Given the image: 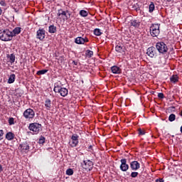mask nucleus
<instances>
[{"mask_svg": "<svg viewBox=\"0 0 182 182\" xmlns=\"http://www.w3.org/2000/svg\"><path fill=\"white\" fill-rule=\"evenodd\" d=\"M170 80L172 83H177L178 82V75H173L170 77Z\"/></svg>", "mask_w": 182, "mask_h": 182, "instance_id": "obj_20", "label": "nucleus"}, {"mask_svg": "<svg viewBox=\"0 0 182 182\" xmlns=\"http://www.w3.org/2000/svg\"><path fill=\"white\" fill-rule=\"evenodd\" d=\"M7 58L9 59L10 63H14L15 62L16 57L14 54H9L7 55Z\"/></svg>", "mask_w": 182, "mask_h": 182, "instance_id": "obj_22", "label": "nucleus"}, {"mask_svg": "<svg viewBox=\"0 0 182 182\" xmlns=\"http://www.w3.org/2000/svg\"><path fill=\"white\" fill-rule=\"evenodd\" d=\"M21 33V27H16L12 31H11V36L14 38V36H16V35H19Z\"/></svg>", "mask_w": 182, "mask_h": 182, "instance_id": "obj_17", "label": "nucleus"}, {"mask_svg": "<svg viewBox=\"0 0 182 182\" xmlns=\"http://www.w3.org/2000/svg\"><path fill=\"white\" fill-rule=\"evenodd\" d=\"M180 116L182 117V110L181 111V112L179 113Z\"/></svg>", "mask_w": 182, "mask_h": 182, "instance_id": "obj_46", "label": "nucleus"}, {"mask_svg": "<svg viewBox=\"0 0 182 182\" xmlns=\"http://www.w3.org/2000/svg\"><path fill=\"white\" fill-rule=\"evenodd\" d=\"M28 129L31 132H33L35 134H38L42 130V125L38 123H32L30 124Z\"/></svg>", "mask_w": 182, "mask_h": 182, "instance_id": "obj_4", "label": "nucleus"}, {"mask_svg": "<svg viewBox=\"0 0 182 182\" xmlns=\"http://www.w3.org/2000/svg\"><path fill=\"white\" fill-rule=\"evenodd\" d=\"M58 93H60V96H62L63 97H65V96H68V89L63 87L59 92Z\"/></svg>", "mask_w": 182, "mask_h": 182, "instance_id": "obj_18", "label": "nucleus"}, {"mask_svg": "<svg viewBox=\"0 0 182 182\" xmlns=\"http://www.w3.org/2000/svg\"><path fill=\"white\" fill-rule=\"evenodd\" d=\"M65 174H67V176H73V169L72 168L67 169L65 171Z\"/></svg>", "mask_w": 182, "mask_h": 182, "instance_id": "obj_31", "label": "nucleus"}, {"mask_svg": "<svg viewBox=\"0 0 182 182\" xmlns=\"http://www.w3.org/2000/svg\"><path fill=\"white\" fill-rule=\"evenodd\" d=\"M2 136H4V131L0 130V140H2Z\"/></svg>", "mask_w": 182, "mask_h": 182, "instance_id": "obj_39", "label": "nucleus"}, {"mask_svg": "<svg viewBox=\"0 0 182 182\" xmlns=\"http://www.w3.org/2000/svg\"><path fill=\"white\" fill-rule=\"evenodd\" d=\"M115 50L118 53H124V51L126 50V48L124 46H122L118 44L115 47Z\"/></svg>", "mask_w": 182, "mask_h": 182, "instance_id": "obj_16", "label": "nucleus"}, {"mask_svg": "<svg viewBox=\"0 0 182 182\" xmlns=\"http://www.w3.org/2000/svg\"><path fill=\"white\" fill-rule=\"evenodd\" d=\"M150 34L153 38H157L160 35V24H151L150 27Z\"/></svg>", "mask_w": 182, "mask_h": 182, "instance_id": "obj_3", "label": "nucleus"}, {"mask_svg": "<svg viewBox=\"0 0 182 182\" xmlns=\"http://www.w3.org/2000/svg\"><path fill=\"white\" fill-rule=\"evenodd\" d=\"M121 165L119 168L122 171H127L129 170V164H127V159H122L120 160Z\"/></svg>", "mask_w": 182, "mask_h": 182, "instance_id": "obj_10", "label": "nucleus"}, {"mask_svg": "<svg viewBox=\"0 0 182 182\" xmlns=\"http://www.w3.org/2000/svg\"><path fill=\"white\" fill-rule=\"evenodd\" d=\"M15 137V134L12 132H8L6 134V139L7 140H14V138Z\"/></svg>", "mask_w": 182, "mask_h": 182, "instance_id": "obj_21", "label": "nucleus"}, {"mask_svg": "<svg viewBox=\"0 0 182 182\" xmlns=\"http://www.w3.org/2000/svg\"><path fill=\"white\" fill-rule=\"evenodd\" d=\"M156 182H164V181L162 178L156 179Z\"/></svg>", "mask_w": 182, "mask_h": 182, "instance_id": "obj_40", "label": "nucleus"}, {"mask_svg": "<svg viewBox=\"0 0 182 182\" xmlns=\"http://www.w3.org/2000/svg\"><path fill=\"white\" fill-rule=\"evenodd\" d=\"M156 6H154V3L153 1L151 2L149 6V12L151 14L153 11H154Z\"/></svg>", "mask_w": 182, "mask_h": 182, "instance_id": "obj_26", "label": "nucleus"}, {"mask_svg": "<svg viewBox=\"0 0 182 182\" xmlns=\"http://www.w3.org/2000/svg\"><path fill=\"white\" fill-rule=\"evenodd\" d=\"M92 145H90V146H88V149H89V150H92Z\"/></svg>", "mask_w": 182, "mask_h": 182, "instance_id": "obj_44", "label": "nucleus"}, {"mask_svg": "<svg viewBox=\"0 0 182 182\" xmlns=\"http://www.w3.org/2000/svg\"><path fill=\"white\" fill-rule=\"evenodd\" d=\"M63 87H60V85H59L58 83L55 84V87H54V92L55 93H58V92L62 89Z\"/></svg>", "mask_w": 182, "mask_h": 182, "instance_id": "obj_29", "label": "nucleus"}, {"mask_svg": "<svg viewBox=\"0 0 182 182\" xmlns=\"http://www.w3.org/2000/svg\"><path fill=\"white\" fill-rule=\"evenodd\" d=\"M77 144H79V135L74 134L71 136L69 145L70 147H76Z\"/></svg>", "mask_w": 182, "mask_h": 182, "instance_id": "obj_6", "label": "nucleus"}, {"mask_svg": "<svg viewBox=\"0 0 182 182\" xmlns=\"http://www.w3.org/2000/svg\"><path fill=\"white\" fill-rule=\"evenodd\" d=\"M0 15H2V9L0 7Z\"/></svg>", "mask_w": 182, "mask_h": 182, "instance_id": "obj_45", "label": "nucleus"}, {"mask_svg": "<svg viewBox=\"0 0 182 182\" xmlns=\"http://www.w3.org/2000/svg\"><path fill=\"white\" fill-rule=\"evenodd\" d=\"M155 46L158 52L162 55H166L168 52V47H167L164 42H158Z\"/></svg>", "mask_w": 182, "mask_h": 182, "instance_id": "obj_2", "label": "nucleus"}, {"mask_svg": "<svg viewBox=\"0 0 182 182\" xmlns=\"http://www.w3.org/2000/svg\"><path fill=\"white\" fill-rule=\"evenodd\" d=\"M158 97L159 99H164V94H163V92L158 93Z\"/></svg>", "mask_w": 182, "mask_h": 182, "instance_id": "obj_38", "label": "nucleus"}, {"mask_svg": "<svg viewBox=\"0 0 182 182\" xmlns=\"http://www.w3.org/2000/svg\"><path fill=\"white\" fill-rule=\"evenodd\" d=\"M172 109H176V107H172Z\"/></svg>", "mask_w": 182, "mask_h": 182, "instance_id": "obj_47", "label": "nucleus"}, {"mask_svg": "<svg viewBox=\"0 0 182 182\" xmlns=\"http://www.w3.org/2000/svg\"><path fill=\"white\" fill-rule=\"evenodd\" d=\"M75 42L77 45H85V43L89 42V38H82V37H77L75 40Z\"/></svg>", "mask_w": 182, "mask_h": 182, "instance_id": "obj_11", "label": "nucleus"}, {"mask_svg": "<svg viewBox=\"0 0 182 182\" xmlns=\"http://www.w3.org/2000/svg\"><path fill=\"white\" fill-rule=\"evenodd\" d=\"M9 124L10 126H12L13 124H15V119L14 117H11L9 119Z\"/></svg>", "mask_w": 182, "mask_h": 182, "instance_id": "obj_34", "label": "nucleus"}, {"mask_svg": "<svg viewBox=\"0 0 182 182\" xmlns=\"http://www.w3.org/2000/svg\"><path fill=\"white\" fill-rule=\"evenodd\" d=\"M46 73V70H41L37 72V75H45Z\"/></svg>", "mask_w": 182, "mask_h": 182, "instance_id": "obj_36", "label": "nucleus"}, {"mask_svg": "<svg viewBox=\"0 0 182 182\" xmlns=\"http://www.w3.org/2000/svg\"><path fill=\"white\" fill-rule=\"evenodd\" d=\"M140 20L132 19L130 21V26H134V28H139L140 26Z\"/></svg>", "mask_w": 182, "mask_h": 182, "instance_id": "obj_15", "label": "nucleus"}, {"mask_svg": "<svg viewBox=\"0 0 182 182\" xmlns=\"http://www.w3.org/2000/svg\"><path fill=\"white\" fill-rule=\"evenodd\" d=\"M146 55L149 56V58H157V50L156 48L154 46L148 48L146 50Z\"/></svg>", "mask_w": 182, "mask_h": 182, "instance_id": "obj_8", "label": "nucleus"}, {"mask_svg": "<svg viewBox=\"0 0 182 182\" xmlns=\"http://www.w3.org/2000/svg\"><path fill=\"white\" fill-rule=\"evenodd\" d=\"M45 137L44 136H41V138L39 139V144H43V143H45Z\"/></svg>", "mask_w": 182, "mask_h": 182, "instance_id": "obj_37", "label": "nucleus"}, {"mask_svg": "<svg viewBox=\"0 0 182 182\" xmlns=\"http://www.w3.org/2000/svg\"><path fill=\"white\" fill-rule=\"evenodd\" d=\"M138 134L139 136H144L146 134V131L144 129H141V128L138 129Z\"/></svg>", "mask_w": 182, "mask_h": 182, "instance_id": "obj_33", "label": "nucleus"}, {"mask_svg": "<svg viewBox=\"0 0 182 182\" xmlns=\"http://www.w3.org/2000/svg\"><path fill=\"white\" fill-rule=\"evenodd\" d=\"M137 176H139V172L134 171L131 173V177H132V178H136Z\"/></svg>", "mask_w": 182, "mask_h": 182, "instance_id": "obj_35", "label": "nucleus"}, {"mask_svg": "<svg viewBox=\"0 0 182 182\" xmlns=\"http://www.w3.org/2000/svg\"><path fill=\"white\" fill-rule=\"evenodd\" d=\"M81 167L84 168L86 171H91V170L93 168V161L87 159L83 161L82 163H81Z\"/></svg>", "mask_w": 182, "mask_h": 182, "instance_id": "obj_5", "label": "nucleus"}, {"mask_svg": "<svg viewBox=\"0 0 182 182\" xmlns=\"http://www.w3.org/2000/svg\"><path fill=\"white\" fill-rule=\"evenodd\" d=\"M19 149H21V150L23 151V150H29V144H28V143H23L21 144H20L19 146Z\"/></svg>", "mask_w": 182, "mask_h": 182, "instance_id": "obj_19", "label": "nucleus"}, {"mask_svg": "<svg viewBox=\"0 0 182 182\" xmlns=\"http://www.w3.org/2000/svg\"><path fill=\"white\" fill-rule=\"evenodd\" d=\"M3 168H2V165H0V173H1V171H3Z\"/></svg>", "mask_w": 182, "mask_h": 182, "instance_id": "obj_43", "label": "nucleus"}, {"mask_svg": "<svg viewBox=\"0 0 182 182\" xmlns=\"http://www.w3.org/2000/svg\"><path fill=\"white\" fill-rule=\"evenodd\" d=\"M0 4H1V5H2V6H5V5H6L5 1H1Z\"/></svg>", "mask_w": 182, "mask_h": 182, "instance_id": "obj_41", "label": "nucleus"}, {"mask_svg": "<svg viewBox=\"0 0 182 182\" xmlns=\"http://www.w3.org/2000/svg\"><path fill=\"white\" fill-rule=\"evenodd\" d=\"M12 31L6 29V30H0V39L1 41H4V42H8L9 41H12Z\"/></svg>", "mask_w": 182, "mask_h": 182, "instance_id": "obj_1", "label": "nucleus"}, {"mask_svg": "<svg viewBox=\"0 0 182 182\" xmlns=\"http://www.w3.org/2000/svg\"><path fill=\"white\" fill-rule=\"evenodd\" d=\"M53 105H52V102L50 101V100H46V109L47 110H50V109H52Z\"/></svg>", "mask_w": 182, "mask_h": 182, "instance_id": "obj_25", "label": "nucleus"}, {"mask_svg": "<svg viewBox=\"0 0 182 182\" xmlns=\"http://www.w3.org/2000/svg\"><path fill=\"white\" fill-rule=\"evenodd\" d=\"M68 11H65L63 9H58L57 16L60 19H63V21H68L69 19V16H68Z\"/></svg>", "mask_w": 182, "mask_h": 182, "instance_id": "obj_7", "label": "nucleus"}, {"mask_svg": "<svg viewBox=\"0 0 182 182\" xmlns=\"http://www.w3.org/2000/svg\"><path fill=\"white\" fill-rule=\"evenodd\" d=\"M102 30H100V28H95L94 30V35H95V36H100V35H102Z\"/></svg>", "mask_w": 182, "mask_h": 182, "instance_id": "obj_28", "label": "nucleus"}, {"mask_svg": "<svg viewBox=\"0 0 182 182\" xmlns=\"http://www.w3.org/2000/svg\"><path fill=\"white\" fill-rule=\"evenodd\" d=\"M15 74H11L8 80V83L11 84V83H14V82H15Z\"/></svg>", "mask_w": 182, "mask_h": 182, "instance_id": "obj_24", "label": "nucleus"}, {"mask_svg": "<svg viewBox=\"0 0 182 182\" xmlns=\"http://www.w3.org/2000/svg\"><path fill=\"white\" fill-rule=\"evenodd\" d=\"M48 32L50 33H55L56 32V26L51 25L48 27Z\"/></svg>", "mask_w": 182, "mask_h": 182, "instance_id": "obj_23", "label": "nucleus"}, {"mask_svg": "<svg viewBox=\"0 0 182 182\" xmlns=\"http://www.w3.org/2000/svg\"><path fill=\"white\" fill-rule=\"evenodd\" d=\"M25 119H33L35 117V112L32 109H27L23 112Z\"/></svg>", "mask_w": 182, "mask_h": 182, "instance_id": "obj_9", "label": "nucleus"}, {"mask_svg": "<svg viewBox=\"0 0 182 182\" xmlns=\"http://www.w3.org/2000/svg\"><path fill=\"white\" fill-rule=\"evenodd\" d=\"M85 55L87 56V58H92V56H93V51L90 50H87L85 51Z\"/></svg>", "mask_w": 182, "mask_h": 182, "instance_id": "obj_30", "label": "nucleus"}, {"mask_svg": "<svg viewBox=\"0 0 182 182\" xmlns=\"http://www.w3.org/2000/svg\"><path fill=\"white\" fill-rule=\"evenodd\" d=\"M111 70L114 75H120V73H122V68H119L117 65L111 67Z\"/></svg>", "mask_w": 182, "mask_h": 182, "instance_id": "obj_14", "label": "nucleus"}, {"mask_svg": "<svg viewBox=\"0 0 182 182\" xmlns=\"http://www.w3.org/2000/svg\"><path fill=\"white\" fill-rule=\"evenodd\" d=\"M73 63L75 66H77V62H76V61H75V60L73 61Z\"/></svg>", "mask_w": 182, "mask_h": 182, "instance_id": "obj_42", "label": "nucleus"}, {"mask_svg": "<svg viewBox=\"0 0 182 182\" xmlns=\"http://www.w3.org/2000/svg\"><path fill=\"white\" fill-rule=\"evenodd\" d=\"M46 31L43 29H39L37 31V38L40 39V41H43V39H45L46 36Z\"/></svg>", "mask_w": 182, "mask_h": 182, "instance_id": "obj_13", "label": "nucleus"}, {"mask_svg": "<svg viewBox=\"0 0 182 182\" xmlns=\"http://www.w3.org/2000/svg\"><path fill=\"white\" fill-rule=\"evenodd\" d=\"M130 168L133 171H137L140 168V163L137 161H134L130 163Z\"/></svg>", "mask_w": 182, "mask_h": 182, "instance_id": "obj_12", "label": "nucleus"}, {"mask_svg": "<svg viewBox=\"0 0 182 182\" xmlns=\"http://www.w3.org/2000/svg\"><path fill=\"white\" fill-rule=\"evenodd\" d=\"M168 120L169 122H174V120H176V114H171L168 117Z\"/></svg>", "mask_w": 182, "mask_h": 182, "instance_id": "obj_32", "label": "nucleus"}, {"mask_svg": "<svg viewBox=\"0 0 182 182\" xmlns=\"http://www.w3.org/2000/svg\"><path fill=\"white\" fill-rule=\"evenodd\" d=\"M80 16H82V18H86L89 15V13L86 10H81L80 11Z\"/></svg>", "mask_w": 182, "mask_h": 182, "instance_id": "obj_27", "label": "nucleus"}]
</instances>
